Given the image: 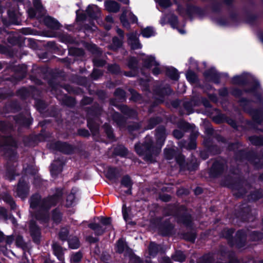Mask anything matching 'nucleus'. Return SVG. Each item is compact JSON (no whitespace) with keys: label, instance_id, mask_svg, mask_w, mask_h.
<instances>
[{"label":"nucleus","instance_id":"nucleus-1","mask_svg":"<svg viewBox=\"0 0 263 263\" xmlns=\"http://www.w3.org/2000/svg\"><path fill=\"white\" fill-rule=\"evenodd\" d=\"M157 145L154 146L150 137H146L145 141L142 145L136 144L135 150L141 156H144V159L147 161H152L154 156H156L160 152L161 148L165 139V129L161 127L156 130Z\"/></svg>","mask_w":263,"mask_h":263},{"label":"nucleus","instance_id":"nucleus-2","mask_svg":"<svg viewBox=\"0 0 263 263\" xmlns=\"http://www.w3.org/2000/svg\"><path fill=\"white\" fill-rule=\"evenodd\" d=\"M59 198L58 196H53L43 200L41 199V197L39 195H35L32 196L30 200V208L32 209H38L40 213L43 214V217L40 214L36 215L35 216L36 218L44 221L48 218L46 211L51 206L54 205L59 200Z\"/></svg>","mask_w":263,"mask_h":263},{"label":"nucleus","instance_id":"nucleus-3","mask_svg":"<svg viewBox=\"0 0 263 263\" xmlns=\"http://www.w3.org/2000/svg\"><path fill=\"white\" fill-rule=\"evenodd\" d=\"M126 17H128L132 23L137 22V17L132 12L127 10L124 11L120 17V20L123 26L125 28H128L129 27V23L126 20Z\"/></svg>","mask_w":263,"mask_h":263},{"label":"nucleus","instance_id":"nucleus-4","mask_svg":"<svg viewBox=\"0 0 263 263\" xmlns=\"http://www.w3.org/2000/svg\"><path fill=\"white\" fill-rule=\"evenodd\" d=\"M145 65L147 67H152L153 66L155 67L153 69V72L154 74L157 75L160 73V69L158 67L159 64L156 61L155 58L153 57H148L145 59Z\"/></svg>","mask_w":263,"mask_h":263},{"label":"nucleus","instance_id":"nucleus-5","mask_svg":"<svg viewBox=\"0 0 263 263\" xmlns=\"http://www.w3.org/2000/svg\"><path fill=\"white\" fill-rule=\"evenodd\" d=\"M86 13L90 17L96 19L100 15V10L96 5H89L86 10Z\"/></svg>","mask_w":263,"mask_h":263},{"label":"nucleus","instance_id":"nucleus-6","mask_svg":"<svg viewBox=\"0 0 263 263\" xmlns=\"http://www.w3.org/2000/svg\"><path fill=\"white\" fill-rule=\"evenodd\" d=\"M30 233L34 242L38 243L40 240V232L39 228L33 222L30 224Z\"/></svg>","mask_w":263,"mask_h":263},{"label":"nucleus","instance_id":"nucleus-7","mask_svg":"<svg viewBox=\"0 0 263 263\" xmlns=\"http://www.w3.org/2000/svg\"><path fill=\"white\" fill-rule=\"evenodd\" d=\"M128 42L133 49H138L141 47L135 33H131L128 34Z\"/></svg>","mask_w":263,"mask_h":263},{"label":"nucleus","instance_id":"nucleus-8","mask_svg":"<svg viewBox=\"0 0 263 263\" xmlns=\"http://www.w3.org/2000/svg\"><path fill=\"white\" fill-rule=\"evenodd\" d=\"M44 23L47 26L52 29H58L60 26L59 23L56 20L50 16L45 17Z\"/></svg>","mask_w":263,"mask_h":263},{"label":"nucleus","instance_id":"nucleus-9","mask_svg":"<svg viewBox=\"0 0 263 263\" xmlns=\"http://www.w3.org/2000/svg\"><path fill=\"white\" fill-rule=\"evenodd\" d=\"M52 248L54 255L57 257L59 260L63 261L64 258L62 248L57 243H54L52 245Z\"/></svg>","mask_w":263,"mask_h":263},{"label":"nucleus","instance_id":"nucleus-10","mask_svg":"<svg viewBox=\"0 0 263 263\" xmlns=\"http://www.w3.org/2000/svg\"><path fill=\"white\" fill-rule=\"evenodd\" d=\"M106 9L109 12H117L120 9L118 3L115 1H107L105 3Z\"/></svg>","mask_w":263,"mask_h":263},{"label":"nucleus","instance_id":"nucleus-11","mask_svg":"<svg viewBox=\"0 0 263 263\" xmlns=\"http://www.w3.org/2000/svg\"><path fill=\"white\" fill-rule=\"evenodd\" d=\"M57 148L64 153H69L71 151L70 146L65 143L58 142L56 143Z\"/></svg>","mask_w":263,"mask_h":263},{"label":"nucleus","instance_id":"nucleus-12","mask_svg":"<svg viewBox=\"0 0 263 263\" xmlns=\"http://www.w3.org/2000/svg\"><path fill=\"white\" fill-rule=\"evenodd\" d=\"M89 227L95 231V234L97 235H102L104 232V229L102 227L95 223H90Z\"/></svg>","mask_w":263,"mask_h":263},{"label":"nucleus","instance_id":"nucleus-13","mask_svg":"<svg viewBox=\"0 0 263 263\" xmlns=\"http://www.w3.org/2000/svg\"><path fill=\"white\" fill-rule=\"evenodd\" d=\"M166 73L167 76L172 79L176 80L179 78V74L177 70L173 67L167 68Z\"/></svg>","mask_w":263,"mask_h":263},{"label":"nucleus","instance_id":"nucleus-14","mask_svg":"<svg viewBox=\"0 0 263 263\" xmlns=\"http://www.w3.org/2000/svg\"><path fill=\"white\" fill-rule=\"evenodd\" d=\"M141 34L145 37H149L155 35V31L152 27H147L142 30Z\"/></svg>","mask_w":263,"mask_h":263},{"label":"nucleus","instance_id":"nucleus-15","mask_svg":"<svg viewBox=\"0 0 263 263\" xmlns=\"http://www.w3.org/2000/svg\"><path fill=\"white\" fill-rule=\"evenodd\" d=\"M22 188L23 184L21 182H20L18 184V186L17 189V194L22 198H24L28 193V189L27 188H26L24 190V191H23Z\"/></svg>","mask_w":263,"mask_h":263},{"label":"nucleus","instance_id":"nucleus-16","mask_svg":"<svg viewBox=\"0 0 263 263\" xmlns=\"http://www.w3.org/2000/svg\"><path fill=\"white\" fill-rule=\"evenodd\" d=\"M69 246L73 249H77L80 246V242L78 238L76 237H72L68 241Z\"/></svg>","mask_w":263,"mask_h":263},{"label":"nucleus","instance_id":"nucleus-17","mask_svg":"<svg viewBox=\"0 0 263 263\" xmlns=\"http://www.w3.org/2000/svg\"><path fill=\"white\" fill-rule=\"evenodd\" d=\"M126 244L123 240H119L117 244V251L119 253H122L126 248Z\"/></svg>","mask_w":263,"mask_h":263},{"label":"nucleus","instance_id":"nucleus-18","mask_svg":"<svg viewBox=\"0 0 263 263\" xmlns=\"http://www.w3.org/2000/svg\"><path fill=\"white\" fill-rule=\"evenodd\" d=\"M82 254L79 252H77L71 256V263H79L82 258Z\"/></svg>","mask_w":263,"mask_h":263},{"label":"nucleus","instance_id":"nucleus-19","mask_svg":"<svg viewBox=\"0 0 263 263\" xmlns=\"http://www.w3.org/2000/svg\"><path fill=\"white\" fill-rule=\"evenodd\" d=\"M121 184L126 187L130 188L132 186V182L130 178L128 176H126L122 178Z\"/></svg>","mask_w":263,"mask_h":263},{"label":"nucleus","instance_id":"nucleus-20","mask_svg":"<svg viewBox=\"0 0 263 263\" xmlns=\"http://www.w3.org/2000/svg\"><path fill=\"white\" fill-rule=\"evenodd\" d=\"M173 257L174 260L179 262H183L185 258L184 255L181 252H176Z\"/></svg>","mask_w":263,"mask_h":263},{"label":"nucleus","instance_id":"nucleus-21","mask_svg":"<svg viewBox=\"0 0 263 263\" xmlns=\"http://www.w3.org/2000/svg\"><path fill=\"white\" fill-rule=\"evenodd\" d=\"M68 233V230L66 229L63 228L59 233V237L63 240H65L67 237Z\"/></svg>","mask_w":263,"mask_h":263},{"label":"nucleus","instance_id":"nucleus-22","mask_svg":"<svg viewBox=\"0 0 263 263\" xmlns=\"http://www.w3.org/2000/svg\"><path fill=\"white\" fill-rule=\"evenodd\" d=\"M149 250L151 255L155 254L158 250V246L156 243L151 242L149 245Z\"/></svg>","mask_w":263,"mask_h":263},{"label":"nucleus","instance_id":"nucleus-23","mask_svg":"<svg viewBox=\"0 0 263 263\" xmlns=\"http://www.w3.org/2000/svg\"><path fill=\"white\" fill-rule=\"evenodd\" d=\"M3 145L14 146H15V143L11 137H9L5 140L4 144H0V147L3 146Z\"/></svg>","mask_w":263,"mask_h":263},{"label":"nucleus","instance_id":"nucleus-24","mask_svg":"<svg viewBox=\"0 0 263 263\" xmlns=\"http://www.w3.org/2000/svg\"><path fill=\"white\" fill-rule=\"evenodd\" d=\"M115 173L116 170L115 168H109L106 174V176L110 179H113L115 177Z\"/></svg>","mask_w":263,"mask_h":263},{"label":"nucleus","instance_id":"nucleus-25","mask_svg":"<svg viewBox=\"0 0 263 263\" xmlns=\"http://www.w3.org/2000/svg\"><path fill=\"white\" fill-rule=\"evenodd\" d=\"M74 199V196L73 194H69L67 198L66 205L67 206H70L72 205L73 200Z\"/></svg>","mask_w":263,"mask_h":263},{"label":"nucleus","instance_id":"nucleus-26","mask_svg":"<svg viewBox=\"0 0 263 263\" xmlns=\"http://www.w3.org/2000/svg\"><path fill=\"white\" fill-rule=\"evenodd\" d=\"M251 143L254 145H261V142L258 137L253 136L250 138Z\"/></svg>","mask_w":263,"mask_h":263},{"label":"nucleus","instance_id":"nucleus-27","mask_svg":"<svg viewBox=\"0 0 263 263\" xmlns=\"http://www.w3.org/2000/svg\"><path fill=\"white\" fill-rule=\"evenodd\" d=\"M233 233L234 231L232 229H225L223 230L222 235L223 237L229 239Z\"/></svg>","mask_w":263,"mask_h":263},{"label":"nucleus","instance_id":"nucleus-28","mask_svg":"<svg viewBox=\"0 0 263 263\" xmlns=\"http://www.w3.org/2000/svg\"><path fill=\"white\" fill-rule=\"evenodd\" d=\"M108 70L112 73H117L120 70L118 65L115 64L108 66Z\"/></svg>","mask_w":263,"mask_h":263},{"label":"nucleus","instance_id":"nucleus-29","mask_svg":"<svg viewBox=\"0 0 263 263\" xmlns=\"http://www.w3.org/2000/svg\"><path fill=\"white\" fill-rule=\"evenodd\" d=\"M15 243L17 246L23 248L25 246V244L23 238L21 236H17L15 239Z\"/></svg>","mask_w":263,"mask_h":263},{"label":"nucleus","instance_id":"nucleus-30","mask_svg":"<svg viewBox=\"0 0 263 263\" xmlns=\"http://www.w3.org/2000/svg\"><path fill=\"white\" fill-rule=\"evenodd\" d=\"M101 223L103 226H109L110 224V219L109 218H100Z\"/></svg>","mask_w":263,"mask_h":263},{"label":"nucleus","instance_id":"nucleus-31","mask_svg":"<svg viewBox=\"0 0 263 263\" xmlns=\"http://www.w3.org/2000/svg\"><path fill=\"white\" fill-rule=\"evenodd\" d=\"M112 43L113 46H115V48H118L121 46L122 45V41L119 39L117 37H115L112 39Z\"/></svg>","mask_w":263,"mask_h":263},{"label":"nucleus","instance_id":"nucleus-32","mask_svg":"<svg viewBox=\"0 0 263 263\" xmlns=\"http://www.w3.org/2000/svg\"><path fill=\"white\" fill-rule=\"evenodd\" d=\"M53 219L56 223L59 222L61 220L60 213L58 211H54L53 213Z\"/></svg>","mask_w":263,"mask_h":263},{"label":"nucleus","instance_id":"nucleus-33","mask_svg":"<svg viewBox=\"0 0 263 263\" xmlns=\"http://www.w3.org/2000/svg\"><path fill=\"white\" fill-rule=\"evenodd\" d=\"M160 5L163 7H167L171 5L170 0H157Z\"/></svg>","mask_w":263,"mask_h":263},{"label":"nucleus","instance_id":"nucleus-34","mask_svg":"<svg viewBox=\"0 0 263 263\" xmlns=\"http://www.w3.org/2000/svg\"><path fill=\"white\" fill-rule=\"evenodd\" d=\"M105 126L106 128L105 130H106V133L107 135V136L109 138L112 139L114 136H113V134H112V131L111 130V128L108 125H105Z\"/></svg>","mask_w":263,"mask_h":263},{"label":"nucleus","instance_id":"nucleus-35","mask_svg":"<svg viewBox=\"0 0 263 263\" xmlns=\"http://www.w3.org/2000/svg\"><path fill=\"white\" fill-rule=\"evenodd\" d=\"M174 153V151L172 149H168L165 150V156L167 159H171Z\"/></svg>","mask_w":263,"mask_h":263},{"label":"nucleus","instance_id":"nucleus-36","mask_svg":"<svg viewBox=\"0 0 263 263\" xmlns=\"http://www.w3.org/2000/svg\"><path fill=\"white\" fill-rule=\"evenodd\" d=\"M0 218L5 219L7 218V211L3 207H0Z\"/></svg>","mask_w":263,"mask_h":263},{"label":"nucleus","instance_id":"nucleus-37","mask_svg":"<svg viewBox=\"0 0 263 263\" xmlns=\"http://www.w3.org/2000/svg\"><path fill=\"white\" fill-rule=\"evenodd\" d=\"M4 200L10 204L11 208L14 209L15 206V203L13 201L12 198L10 196H6L4 199Z\"/></svg>","mask_w":263,"mask_h":263},{"label":"nucleus","instance_id":"nucleus-38","mask_svg":"<svg viewBox=\"0 0 263 263\" xmlns=\"http://www.w3.org/2000/svg\"><path fill=\"white\" fill-rule=\"evenodd\" d=\"M33 2L34 6L36 8V9L42 11V6L40 3V0H33Z\"/></svg>","mask_w":263,"mask_h":263},{"label":"nucleus","instance_id":"nucleus-39","mask_svg":"<svg viewBox=\"0 0 263 263\" xmlns=\"http://www.w3.org/2000/svg\"><path fill=\"white\" fill-rule=\"evenodd\" d=\"M173 135L177 139H180L183 136L182 132L179 130H175L173 132Z\"/></svg>","mask_w":263,"mask_h":263},{"label":"nucleus","instance_id":"nucleus-40","mask_svg":"<svg viewBox=\"0 0 263 263\" xmlns=\"http://www.w3.org/2000/svg\"><path fill=\"white\" fill-rule=\"evenodd\" d=\"M93 63L96 66H102L104 65L105 62L103 60H93Z\"/></svg>","mask_w":263,"mask_h":263},{"label":"nucleus","instance_id":"nucleus-41","mask_svg":"<svg viewBox=\"0 0 263 263\" xmlns=\"http://www.w3.org/2000/svg\"><path fill=\"white\" fill-rule=\"evenodd\" d=\"M100 74H101V72H100V71H99L97 69H95L93 70V72L92 73L91 76L93 79H96L98 78L99 75H100Z\"/></svg>","mask_w":263,"mask_h":263},{"label":"nucleus","instance_id":"nucleus-42","mask_svg":"<svg viewBox=\"0 0 263 263\" xmlns=\"http://www.w3.org/2000/svg\"><path fill=\"white\" fill-rule=\"evenodd\" d=\"M79 134L84 137L88 136V132L85 129H80L79 130Z\"/></svg>","mask_w":263,"mask_h":263},{"label":"nucleus","instance_id":"nucleus-43","mask_svg":"<svg viewBox=\"0 0 263 263\" xmlns=\"http://www.w3.org/2000/svg\"><path fill=\"white\" fill-rule=\"evenodd\" d=\"M88 125L89 126V128L91 130L92 132H93L94 134L96 133L98 131V127H95L93 128L92 127V125H91V123L90 121H88Z\"/></svg>","mask_w":263,"mask_h":263},{"label":"nucleus","instance_id":"nucleus-44","mask_svg":"<svg viewBox=\"0 0 263 263\" xmlns=\"http://www.w3.org/2000/svg\"><path fill=\"white\" fill-rule=\"evenodd\" d=\"M184 158L182 156H179L176 158V161L179 165H183V162L184 161Z\"/></svg>","mask_w":263,"mask_h":263},{"label":"nucleus","instance_id":"nucleus-45","mask_svg":"<svg viewBox=\"0 0 263 263\" xmlns=\"http://www.w3.org/2000/svg\"><path fill=\"white\" fill-rule=\"evenodd\" d=\"M28 13L30 17H34L35 16V12L32 8H30L28 11Z\"/></svg>","mask_w":263,"mask_h":263},{"label":"nucleus","instance_id":"nucleus-46","mask_svg":"<svg viewBox=\"0 0 263 263\" xmlns=\"http://www.w3.org/2000/svg\"><path fill=\"white\" fill-rule=\"evenodd\" d=\"M186 77L189 81H193L195 79V75L191 72H188L187 73Z\"/></svg>","mask_w":263,"mask_h":263},{"label":"nucleus","instance_id":"nucleus-47","mask_svg":"<svg viewBox=\"0 0 263 263\" xmlns=\"http://www.w3.org/2000/svg\"><path fill=\"white\" fill-rule=\"evenodd\" d=\"M58 170V168H56L55 162L53 163L51 165V168H50L51 173L53 174Z\"/></svg>","mask_w":263,"mask_h":263},{"label":"nucleus","instance_id":"nucleus-48","mask_svg":"<svg viewBox=\"0 0 263 263\" xmlns=\"http://www.w3.org/2000/svg\"><path fill=\"white\" fill-rule=\"evenodd\" d=\"M105 20L108 23H112L113 22L112 17L110 15L106 16Z\"/></svg>","mask_w":263,"mask_h":263},{"label":"nucleus","instance_id":"nucleus-49","mask_svg":"<svg viewBox=\"0 0 263 263\" xmlns=\"http://www.w3.org/2000/svg\"><path fill=\"white\" fill-rule=\"evenodd\" d=\"M117 32L118 34L120 35L121 37L123 36V31L120 29H117Z\"/></svg>","mask_w":263,"mask_h":263},{"label":"nucleus","instance_id":"nucleus-50","mask_svg":"<svg viewBox=\"0 0 263 263\" xmlns=\"http://www.w3.org/2000/svg\"><path fill=\"white\" fill-rule=\"evenodd\" d=\"M218 162H215L213 165V166H212V169L215 171V170H216L218 168Z\"/></svg>","mask_w":263,"mask_h":263},{"label":"nucleus","instance_id":"nucleus-51","mask_svg":"<svg viewBox=\"0 0 263 263\" xmlns=\"http://www.w3.org/2000/svg\"><path fill=\"white\" fill-rule=\"evenodd\" d=\"M125 205H124L123 206L122 213H123V217H124V219H126V212H125Z\"/></svg>","mask_w":263,"mask_h":263},{"label":"nucleus","instance_id":"nucleus-52","mask_svg":"<svg viewBox=\"0 0 263 263\" xmlns=\"http://www.w3.org/2000/svg\"><path fill=\"white\" fill-rule=\"evenodd\" d=\"M5 239L4 235L2 232H0V242L3 241Z\"/></svg>","mask_w":263,"mask_h":263},{"label":"nucleus","instance_id":"nucleus-53","mask_svg":"<svg viewBox=\"0 0 263 263\" xmlns=\"http://www.w3.org/2000/svg\"><path fill=\"white\" fill-rule=\"evenodd\" d=\"M88 240L90 242H94L96 241L97 240L95 238L90 237L88 239Z\"/></svg>","mask_w":263,"mask_h":263},{"label":"nucleus","instance_id":"nucleus-54","mask_svg":"<svg viewBox=\"0 0 263 263\" xmlns=\"http://www.w3.org/2000/svg\"><path fill=\"white\" fill-rule=\"evenodd\" d=\"M189 148L191 149H194L195 148V144L194 142H192L191 145L189 146Z\"/></svg>","mask_w":263,"mask_h":263},{"label":"nucleus","instance_id":"nucleus-55","mask_svg":"<svg viewBox=\"0 0 263 263\" xmlns=\"http://www.w3.org/2000/svg\"><path fill=\"white\" fill-rule=\"evenodd\" d=\"M12 238L10 236V237H8L7 240V242L8 243H11L12 242Z\"/></svg>","mask_w":263,"mask_h":263},{"label":"nucleus","instance_id":"nucleus-56","mask_svg":"<svg viewBox=\"0 0 263 263\" xmlns=\"http://www.w3.org/2000/svg\"><path fill=\"white\" fill-rule=\"evenodd\" d=\"M201 193V189L200 188H197L195 190V194H200Z\"/></svg>","mask_w":263,"mask_h":263},{"label":"nucleus","instance_id":"nucleus-57","mask_svg":"<svg viewBox=\"0 0 263 263\" xmlns=\"http://www.w3.org/2000/svg\"><path fill=\"white\" fill-rule=\"evenodd\" d=\"M227 92V90L226 89H224L222 90L221 92H220V94L221 95H225V94H226Z\"/></svg>","mask_w":263,"mask_h":263},{"label":"nucleus","instance_id":"nucleus-58","mask_svg":"<svg viewBox=\"0 0 263 263\" xmlns=\"http://www.w3.org/2000/svg\"><path fill=\"white\" fill-rule=\"evenodd\" d=\"M118 91H120L121 94H123V93H124V92L122 90H118V89L116 90V93H117Z\"/></svg>","mask_w":263,"mask_h":263},{"label":"nucleus","instance_id":"nucleus-59","mask_svg":"<svg viewBox=\"0 0 263 263\" xmlns=\"http://www.w3.org/2000/svg\"><path fill=\"white\" fill-rule=\"evenodd\" d=\"M151 122H154L155 124H156V122H155V119H152L151 121H150Z\"/></svg>","mask_w":263,"mask_h":263},{"label":"nucleus","instance_id":"nucleus-60","mask_svg":"<svg viewBox=\"0 0 263 263\" xmlns=\"http://www.w3.org/2000/svg\"><path fill=\"white\" fill-rule=\"evenodd\" d=\"M179 32L182 34L184 33V31L182 30H179Z\"/></svg>","mask_w":263,"mask_h":263},{"label":"nucleus","instance_id":"nucleus-61","mask_svg":"<svg viewBox=\"0 0 263 263\" xmlns=\"http://www.w3.org/2000/svg\"><path fill=\"white\" fill-rule=\"evenodd\" d=\"M153 127H154V125H152V126L151 125V126H149V127H148V128H149V129H151V128H153Z\"/></svg>","mask_w":263,"mask_h":263},{"label":"nucleus","instance_id":"nucleus-62","mask_svg":"<svg viewBox=\"0 0 263 263\" xmlns=\"http://www.w3.org/2000/svg\"><path fill=\"white\" fill-rule=\"evenodd\" d=\"M238 78H239V77H235L234 79V80H235V79H238Z\"/></svg>","mask_w":263,"mask_h":263},{"label":"nucleus","instance_id":"nucleus-63","mask_svg":"<svg viewBox=\"0 0 263 263\" xmlns=\"http://www.w3.org/2000/svg\"><path fill=\"white\" fill-rule=\"evenodd\" d=\"M237 247H239V248L241 247V246H240L239 244H237Z\"/></svg>","mask_w":263,"mask_h":263},{"label":"nucleus","instance_id":"nucleus-64","mask_svg":"<svg viewBox=\"0 0 263 263\" xmlns=\"http://www.w3.org/2000/svg\"><path fill=\"white\" fill-rule=\"evenodd\" d=\"M167 260H168V262H167L166 263H170V259H167Z\"/></svg>","mask_w":263,"mask_h":263}]
</instances>
